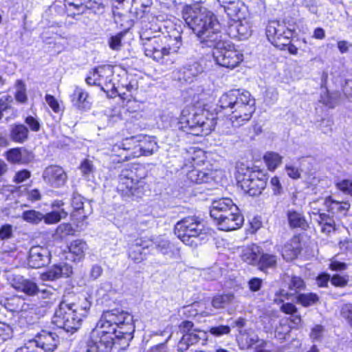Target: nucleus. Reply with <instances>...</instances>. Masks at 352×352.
Returning a JSON list of instances; mask_svg holds the SVG:
<instances>
[{
  "label": "nucleus",
  "mask_w": 352,
  "mask_h": 352,
  "mask_svg": "<svg viewBox=\"0 0 352 352\" xmlns=\"http://www.w3.org/2000/svg\"><path fill=\"white\" fill-rule=\"evenodd\" d=\"M222 109H230L231 116L219 128L221 135H231L236 129L248 122L255 111V100L250 93L239 89L223 94L219 100Z\"/></svg>",
  "instance_id": "1"
},
{
  "label": "nucleus",
  "mask_w": 352,
  "mask_h": 352,
  "mask_svg": "<svg viewBox=\"0 0 352 352\" xmlns=\"http://www.w3.org/2000/svg\"><path fill=\"white\" fill-rule=\"evenodd\" d=\"M182 17L201 43L212 45L214 41L221 37V24L206 8L198 3L186 6L182 12Z\"/></svg>",
  "instance_id": "2"
},
{
  "label": "nucleus",
  "mask_w": 352,
  "mask_h": 352,
  "mask_svg": "<svg viewBox=\"0 0 352 352\" xmlns=\"http://www.w3.org/2000/svg\"><path fill=\"white\" fill-rule=\"evenodd\" d=\"M175 233L184 244L195 248L201 245L203 236L206 234V228L203 219L189 216L176 223Z\"/></svg>",
  "instance_id": "3"
},
{
  "label": "nucleus",
  "mask_w": 352,
  "mask_h": 352,
  "mask_svg": "<svg viewBox=\"0 0 352 352\" xmlns=\"http://www.w3.org/2000/svg\"><path fill=\"white\" fill-rule=\"evenodd\" d=\"M146 173L143 166L122 169L119 175L118 190L124 197L140 196L146 184Z\"/></svg>",
  "instance_id": "4"
},
{
  "label": "nucleus",
  "mask_w": 352,
  "mask_h": 352,
  "mask_svg": "<svg viewBox=\"0 0 352 352\" xmlns=\"http://www.w3.org/2000/svg\"><path fill=\"white\" fill-rule=\"evenodd\" d=\"M213 57L217 63L222 67L233 69L237 67L243 60V54L230 42L224 41L221 37L217 41H214Z\"/></svg>",
  "instance_id": "5"
},
{
  "label": "nucleus",
  "mask_w": 352,
  "mask_h": 352,
  "mask_svg": "<svg viewBox=\"0 0 352 352\" xmlns=\"http://www.w3.org/2000/svg\"><path fill=\"white\" fill-rule=\"evenodd\" d=\"M179 123L182 129H189L197 135H206L212 130V121L206 117L202 110L199 112L194 109L191 112L186 109L183 110Z\"/></svg>",
  "instance_id": "6"
},
{
  "label": "nucleus",
  "mask_w": 352,
  "mask_h": 352,
  "mask_svg": "<svg viewBox=\"0 0 352 352\" xmlns=\"http://www.w3.org/2000/svg\"><path fill=\"white\" fill-rule=\"evenodd\" d=\"M148 33L147 31H142L140 33V38L143 41L146 56L164 63L166 61V57L170 55L166 45L167 36L160 34L148 36Z\"/></svg>",
  "instance_id": "7"
},
{
  "label": "nucleus",
  "mask_w": 352,
  "mask_h": 352,
  "mask_svg": "<svg viewBox=\"0 0 352 352\" xmlns=\"http://www.w3.org/2000/svg\"><path fill=\"white\" fill-rule=\"evenodd\" d=\"M101 316L104 323H109L124 338L131 336L134 331L133 318L125 311L120 309L107 310L103 311Z\"/></svg>",
  "instance_id": "8"
},
{
  "label": "nucleus",
  "mask_w": 352,
  "mask_h": 352,
  "mask_svg": "<svg viewBox=\"0 0 352 352\" xmlns=\"http://www.w3.org/2000/svg\"><path fill=\"white\" fill-rule=\"evenodd\" d=\"M91 302L89 298L85 296H81L75 299L74 301L71 302H67L66 301H62L59 304V321L62 322V320L65 316H69V313H74L78 316V319H74L72 321V324L78 325V321H82V319L85 318L90 309Z\"/></svg>",
  "instance_id": "9"
},
{
  "label": "nucleus",
  "mask_w": 352,
  "mask_h": 352,
  "mask_svg": "<svg viewBox=\"0 0 352 352\" xmlns=\"http://www.w3.org/2000/svg\"><path fill=\"white\" fill-rule=\"evenodd\" d=\"M243 176L238 177V183L241 188L250 196H257L261 194L267 184V177L261 171L250 170L247 168Z\"/></svg>",
  "instance_id": "10"
},
{
  "label": "nucleus",
  "mask_w": 352,
  "mask_h": 352,
  "mask_svg": "<svg viewBox=\"0 0 352 352\" xmlns=\"http://www.w3.org/2000/svg\"><path fill=\"white\" fill-rule=\"evenodd\" d=\"M112 71L109 66H101L96 68L91 74L86 78V82L88 85H98L102 87V90L105 89L109 90H116L114 85L111 83ZM118 95L123 100L129 99L131 95H127L125 92L121 93L118 91Z\"/></svg>",
  "instance_id": "11"
},
{
  "label": "nucleus",
  "mask_w": 352,
  "mask_h": 352,
  "mask_svg": "<svg viewBox=\"0 0 352 352\" xmlns=\"http://www.w3.org/2000/svg\"><path fill=\"white\" fill-rule=\"evenodd\" d=\"M266 35L272 44L280 47L289 43V38L292 35L285 25L277 21L269 22L266 28Z\"/></svg>",
  "instance_id": "12"
},
{
  "label": "nucleus",
  "mask_w": 352,
  "mask_h": 352,
  "mask_svg": "<svg viewBox=\"0 0 352 352\" xmlns=\"http://www.w3.org/2000/svg\"><path fill=\"white\" fill-rule=\"evenodd\" d=\"M116 336L103 334L100 331L92 330L87 342V352H109L113 344Z\"/></svg>",
  "instance_id": "13"
},
{
  "label": "nucleus",
  "mask_w": 352,
  "mask_h": 352,
  "mask_svg": "<svg viewBox=\"0 0 352 352\" xmlns=\"http://www.w3.org/2000/svg\"><path fill=\"white\" fill-rule=\"evenodd\" d=\"M42 177L47 185L59 188L63 186L67 181V175L62 167L57 165H51L45 168Z\"/></svg>",
  "instance_id": "14"
},
{
  "label": "nucleus",
  "mask_w": 352,
  "mask_h": 352,
  "mask_svg": "<svg viewBox=\"0 0 352 352\" xmlns=\"http://www.w3.org/2000/svg\"><path fill=\"white\" fill-rule=\"evenodd\" d=\"M228 34L230 37L243 40L252 34L251 24L246 17L232 21L229 25Z\"/></svg>",
  "instance_id": "15"
},
{
  "label": "nucleus",
  "mask_w": 352,
  "mask_h": 352,
  "mask_svg": "<svg viewBox=\"0 0 352 352\" xmlns=\"http://www.w3.org/2000/svg\"><path fill=\"white\" fill-rule=\"evenodd\" d=\"M219 228L223 231H230L239 228L243 223V217L239 213L238 207L236 206V211L231 213H226L221 218L215 219Z\"/></svg>",
  "instance_id": "16"
},
{
  "label": "nucleus",
  "mask_w": 352,
  "mask_h": 352,
  "mask_svg": "<svg viewBox=\"0 0 352 352\" xmlns=\"http://www.w3.org/2000/svg\"><path fill=\"white\" fill-rule=\"evenodd\" d=\"M50 254L48 249L43 246H33L30 248L28 257V265L32 268H40L48 264Z\"/></svg>",
  "instance_id": "17"
},
{
  "label": "nucleus",
  "mask_w": 352,
  "mask_h": 352,
  "mask_svg": "<svg viewBox=\"0 0 352 352\" xmlns=\"http://www.w3.org/2000/svg\"><path fill=\"white\" fill-rule=\"evenodd\" d=\"M236 211V205L233 203L232 200L230 198H222L212 201L210 214L212 218L214 220L217 218H221L224 214L232 213Z\"/></svg>",
  "instance_id": "18"
},
{
  "label": "nucleus",
  "mask_w": 352,
  "mask_h": 352,
  "mask_svg": "<svg viewBox=\"0 0 352 352\" xmlns=\"http://www.w3.org/2000/svg\"><path fill=\"white\" fill-rule=\"evenodd\" d=\"M309 215L310 218L316 221L320 226L322 233L329 235L336 230V225L332 216L326 213H321L319 210L316 212H310Z\"/></svg>",
  "instance_id": "19"
},
{
  "label": "nucleus",
  "mask_w": 352,
  "mask_h": 352,
  "mask_svg": "<svg viewBox=\"0 0 352 352\" xmlns=\"http://www.w3.org/2000/svg\"><path fill=\"white\" fill-rule=\"evenodd\" d=\"M73 273L72 267L67 263L55 265L46 272L41 274V279L45 280H54L61 277H68Z\"/></svg>",
  "instance_id": "20"
},
{
  "label": "nucleus",
  "mask_w": 352,
  "mask_h": 352,
  "mask_svg": "<svg viewBox=\"0 0 352 352\" xmlns=\"http://www.w3.org/2000/svg\"><path fill=\"white\" fill-rule=\"evenodd\" d=\"M207 339V332L197 329L183 335L179 342V348L182 351L186 350L190 346L194 345L200 341H201L202 344H206Z\"/></svg>",
  "instance_id": "21"
},
{
  "label": "nucleus",
  "mask_w": 352,
  "mask_h": 352,
  "mask_svg": "<svg viewBox=\"0 0 352 352\" xmlns=\"http://www.w3.org/2000/svg\"><path fill=\"white\" fill-rule=\"evenodd\" d=\"M7 160L12 164H25L30 162L34 155L25 148H10L6 153Z\"/></svg>",
  "instance_id": "22"
},
{
  "label": "nucleus",
  "mask_w": 352,
  "mask_h": 352,
  "mask_svg": "<svg viewBox=\"0 0 352 352\" xmlns=\"http://www.w3.org/2000/svg\"><path fill=\"white\" fill-rule=\"evenodd\" d=\"M34 342L45 351L52 352L57 346L58 336L54 333L42 331L36 336Z\"/></svg>",
  "instance_id": "23"
},
{
  "label": "nucleus",
  "mask_w": 352,
  "mask_h": 352,
  "mask_svg": "<svg viewBox=\"0 0 352 352\" xmlns=\"http://www.w3.org/2000/svg\"><path fill=\"white\" fill-rule=\"evenodd\" d=\"M58 312L59 307L56 309L55 313L52 318V322L57 327L63 329L66 332L70 333L71 334L75 333L80 327L82 321H78V325H74L72 324V321H73L74 319H78V316H76L75 314L69 313V316L64 317L61 322L58 320L60 318L58 316Z\"/></svg>",
  "instance_id": "24"
},
{
  "label": "nucleus",
  "mask_w": 352,
  "mask_h": 352,
  "mask_svg": "<svg viewBox=\"0 0 352 352\" xmlns=\"http://www.w3.org/2000/svg\"><path fill=\"white\" fill-rule=\"evenodd\" d=\"M138 150L133 152V157L151 155L157 148V142L151 137L139 135Z\"/></svg>",
  "instance_id": "25"
},
{
  "label": "nucleus",
  "mask_w": 352,
  "mask_h": 352,
  "mask_svg": "<svg viewBox=\"0 0 352 352\" xmlns=\"http://www.w3.org/2000/svg\"><path fill=\"white\" fill-rule=\"evenodd\" d=\"M73 105L80 110H87L91 107V102L89 101V94L82 88L76 87L70 96Z\"/></svg>",
  "instance_id": "26"
},
{
  "label": "nucleus",
  "mask_w": 352,
  "mask_h": 352,
  "mask_svg": "<svg viewBox=\"0 0 352 352\" xmlns=\"http://www.w3.org/2000/svg\"><path fill=\"white\" fill-rule=\"evenodd\" d=\"M12 285L18 292H23L28 296H34L38 291V287L34 282L23 276H16L13 280Z\"/></svg>",
  "instance_id": "27"
},
{
  "label": "nucleus",
  "mask_w": 352,
  "mask_h": 352,
  "mask_svg": "<svg viewBox=\"0 0 352 352\" xmlns=\"http://www.w3.org/2000/svg\"><path fill=\"white\" fill-rule=\"evenodd\" d=\"M236 340L239 348L245 350L258 342V336L252 329H241Z\"/></svg>",
  "instance_id": "28"
},
{
  "label": "nucleus",
  "mask_w": 352,
  "mask_h": 352,
  "mask_svg": "<svg viewBox=\"0 0 352 352\" xmlns=\"http://www.w3.org/2000/svg\"><path fill=\"white\" fill-rule=\"evenodd\" d=\"M151 245L148 241L142 239H137L129 248V256L135 262L140 263L145 257L142 250L148 248Z\"/></svg>",
  "instance_id": "29"
},
{
  "label": "nucleus",
  "mask_w": 352,
  "mask_h": 352,
  "mask_svg": "<svg viewBox=\"0 0 352 352\" xmlns=\"http://www.w3.org/2000/svg\"><path fill=\"white\" fill-rule=\"evenodd\" d=\"M261 254V248L252 244L243 248L241 257L244 262L250 265H258Z\"/></svg>",
  "instance_id": "30"
},
{
  "label": "nucleus",
  "mask_w": 352,
  "mask_h": 352,
  "mask_svg": "<svg viewBox=\"0 0 352 352\" xmlns=\"http://www.w3.org/2000/svg\"><path fill=\"white\" fill-rule=\"evenodd\" d=\"M10 139L19 144H22L29 138L28 129L22 124H13L10 126Z\"/></svg>",
  "instance_id": "31"
},
{
  "label": "nucleus",
  "mask_w": 352,
  "mask_h": 352,
  "mask_svg": "<svg viewBox=\"0 0 352 352\" xmlns=\"http://www.w3.org/2000/svg\"><path fill=\"white\" fill-rule=\"evenodd\" d=\"M300 251V239L294 236L289 241L287 242L282 249V256L286 261L294 259Z\"/></svg>",
  "instance_id": "32"
},
{
  "label": "nucleus",
  "mask_w": 352,
  "mask_h": 352,
  "mask_svg": "<svg viewBox=\"0 0 352 352\" xmlns=\"http://www.w3.org/2000/svg\"><path fill=\"white\" fill-rule=\"evenodd\" d=\"M232 21L241 19L247 14V8L243 2L236 0L224 10Z\"/></svg>",
  "instance_id": "33"
},
{
  "label": "nucleus",
  "mask_w": 352,
  "mask_h": 352,
  "mask_svg": "<svg viewBox=\"0 0 352 352\" xmlns=\"http://www.w3.org/2000/svg\"><path fill=\"white\" fill-rule=\"evenodd\" d=\"M287 216L291 228H300L303 230H306L309 228L308 222L302 213L294 210H289L287 211Z\"/></svg>",
  "instance_id": "34"
},
{
  "label": "nucleus",
  "mask_w": 352,
  "mask_h": 352,
  "mask_svg": "<svg viewBox=\"0 0 352 352\" xmlns=\"http://www.w3.org/2000/svg\"><path fill=\"white\" fill-rule=\"evenodd\" d=\"M189 156L187 157L186 160L188 163L186 162L184 166L188 168H197L204 164L206 160V155L204 151L201 149H196L195 148H192L188 152Z\"/></svg>",
  "instance_id": "35"
},
{
  "label": "nucleus",
  "mask_w": 352,
  "mask_h": 352,
  "mask_svg": "<svg viewBox=\"0 0 352 352\" xmlns=\"http://www.w3.org/2000/svg\"><path fill=\"white\" fill-rule=\"evenodd\" d=\"M68 248L69 252L76 256L74 260L80 261L84 258L85 252L88 250V245L85 241L76 239L71 242Z\"/></svg>",
  "instance_id": "36"
},
{
  "label": "nucleus",
  "mask_w": 352,
  "mask_h": 352,
  "mask_svg": "<svg viewBox=\"0 0 352 352\" xmlns=\"http://www.w3.org/2000/svg\"><path fill=\"white\" fill-rule=\"evenodd\" d=\"M324 204L329 211L333 213L338 212L342 215H345L350 208V204L348 202H339L332 199L330 197L325 199Z\"/></svg>",
  "instance_id": "37"
},
{
  "label": "nucleus",
  "mask_w": 352,
  "mask_h": 352,
  "mask_svg": "<svg viewBox=\"0 0 352 352\" xmlns=\"http://www.w3.org/2000/svg\"><path fill=\"white\" fill-rule=\"evenodd\" d=\"M187 177L195 184L208 183L212 179V177L209 173L202 171L197 168L188 170Z\"/></svg>",
  "instance_id": "38"
},
{
  "label": "nucleus",
  "mask_w": 352,
  "mask_h": 352,
  "mask_svg": "<svg viewBox=\"0 0 352 352\" xmlns=\"http://www.w3.org/2000/svg\"><path fill=\"white\" fill-rule=\"evenodd\" d=\"M306 285L302 278L300 276H292L289 279L287 283L288 294H291V296L298 295L302 290L305 289Z\"/></svg>",
  "instance_id": "39"
},
{
  "label": "nucleus",
  "mask_w": 352,
  "mask_h": 352,
  "mask_svg": "<svg viewBox=\"0 0 352 352\" xmlns=\"http://www.w3.org/2000/svg\"><path fill=\"white\" fill-rule=\"evenodd\" d=\"M234 296L232 293L215 296L212 300V305L215 309L223 308L230 305L234 300Z\"/></svg>",
  "instance_id": "40"
},
{
  "label": "nucleus",
  "mask_w": 352,
  "mask_h": 352,
  "mask_svg": "<svg viewBox=\"0 0 352 352\" xmlns=\"http://www.w3.org/2000/svg\"><path fill=\"white\" fill-rule=\"evenodd\" d=\"M74 229L70 223H61L56 229L53 237L56 240H62L74 234Z\"/></svg>",
  "instance_id": "41"
},
{
  "label": "nucleus",
  "mask_w": 352,
  "mask_h": 352,
  "mask_svg": "<svg viewBox=\"0 0 352 352\" xmlns=\"http://www.w3.org/2000/svg\"><path fill=\"white\" fill-rule=\"evenodd\" d=\"M156 249L162 254L168 255L171 253V245L168 240L164 236H157L151 241Z\"/></svg>",
  "instance_id": "42"
},
{
  "label": "nucleus",
  "mask_w": 352,
  "mask_h": 352,
  "mask_svg": "<svg viewBox=\"0 0 352 352\" xmlns=\"http://www.w3.org/2000/svg\"><path fill=\"white\" fill-rule=\"evenodd\" d=\"M67 216V212L64 209L59 211H52L50 212L43 214V220L45 223L50 225L59 222L62 219H65Z\"/></svg>",
  "instance_id": "43"
},
{
  "label": "nucleus",
  "mask_w": 352,
  "mask_h": 352,
  "mask_svg": "<svg viewBox=\"0 0 352 352\" xmlns=\"http://www.w3.org/2000/svg\"><path fill=\"white\" fill-rule=\"evenodd\" d=\"M296 302L298 304L302 305L303 307H309L316 303L319 298L316 294L314 293H307V294H298L296 296Z\"/></svg>",
  "instance_id": "44"
},
{
  "label": "nucleus",
  "mask_w": 352,
  "mask_h": 352,
  "mask_svg": "<svg viewBox=\"0 0 352 352\" xmlns=\"http://www.w3.org/2000/svg\"><path fill=\"white\" fill-rule=\"evenodd\" d=\"M93 330H97L100 331L103 333V334H109V336H116L118 338H122L124 336H122L121 334L118 333L116 329H114L109 323H104L103 321H102V316L100 317V320L96 324V326Z\"/></svg>",
  "instance_id": "45"
},
{
  "label": "nucleus",
  "mask_w": 352,
  "mask_h": 352,
  "mask_svg": "<svg viewBox=\"0 0 352 352\" xmlns=\"http://www.w3.org/2000/svg\"><path fill=\"white\" fill-rule=\"evenodd\" d=\"M264 160L271 170H275L281 163L282 157L276 153L267 152L264 155Z\"/></svg>",
  "instance_id": "46"
},
{
  "label": "nucleus",
  "mask_w": 352,
  "mask_h": 352,
  "mask_svg": "<svg viewBox=\"0 0 352 352\" xmlns=\"http://www.w3.org/2000/svg\"><path fill=\"white\" fill-rule=\"evenodd\" d=\"M21 217L25 221L32 224H38L43 218V213L35 210H25Z\"/></svg>",
  "instance_id": "47"
},
{
  "label": "nucleus",
  "mask_w": 352,
  "mask_h": 352,
  "mask_svg": "<svg viewBox=\"0 0 352 352\" xmlns=\"http://www.w3.org/2000/svg\"><path fill=\"white\" fill-rule=\"evenodd\" d=\"M277 257L274 254H261L258 265L263 270V268L274 267L276 265Z\"/></svg>",
  "instance_id": "48"
},
{
  "label": "nucleus",
  "mask_w": 352,
  "mask_h": 352,
  "mask_svg": "<svg viewBox=\"0 0 352 352\" xmlns=\"http://www.w3.org/2000/svg\"><path fill=\"white\" fill-rule=\"evenodd\" d=\"M138 140L139 135H137L131 137L129 138H126L124 140L121 142L122 145V152L126 153V151H131V154L128 155V156H130V158L131 157H134L133 152L138 150L137 144H138Z\"/></svg>",
  "instance_id": "49"
},
{
  "label": "nucleus",
  "mask_w": 352,
  "mask_h": 352,
  "mask_svg": "<svg viewBox=\"0 0 352 352\" xmlns=\"http://www.w3.org/2000/svg\"><path fill=\"white\" fill-rule=\"evenodd\" d=\"M80 170L82 176L89 180L95 170L93 162L88 159L84 160L80 164Z\"/></svg>",
  "instance_id": "50"
},
{
  "label": "nucleus",
  "mask_w": 352,
  "mask_h": 352,
  "mask_svg": "<svg viewBox=\"0 0 352 352\" xmlns=\"http://www.w3.org/2000/svg\"><path fill=\"white\" fill-rule=\"evenodd\" d=\"M166 45L170 54L172 53H177L182 45V37L180 36L172 38L167 37Z\"/></svg>",
  "instance_id": "51"
},
{
  "label": "nucleus",
  "mask_w": 352,
  "mask_h": 352,
  "mask_svg": "<svg viewBox=\"0 0 352 352\" xmlns=\"http://www.w3.org/2000/svg\"><path fill=\"white\" fill-rule=\"evenodd\" d=\"M337 94H330L328 91L321 94L320 102L326 106L333 108L337 103Z\"/></svg>",
  "instance_id": "52"
},
{
  "label": "nucleus",
  "mask_w": 352,
  "mask_h": 352,
  "mask_svg": "<svg viewBox=\"0 0 352 352\" xmlns=\"http://www.w3.org/2000/svg\"><path fill=\"white\" fill-rule=\"evenodd\" d=\"M338 190L343 193L352 196V181L349 179H343L336 184Z\"/></svg>",
  "instance_id": "53"
},
{
  "label": "nucleus",
  "mask_w": 352,
  "mask_h": 352,
  "mask_svg": "<svg viewBox=\"0 0 352 352\" xmlns=\"http://www.w3.org/2000/svg\"><path fill=\"white\" fill-rule=\"evenodd\" d=\"M209 332L217 337H220L223 335H228L230 332V327L227 325H219L212 327L210 329Z\"/></svg>",
  "instance_id": "54"
},
{
  "label": "nucleus",
  "mask_w": 352,
  "mask_h": 352,
  "mask_svg": "<svg viewBox=\"0 0 352 352\" xmlns=\"http://www.w3.org/2000/svg\"><path fill=\"white\" fill-rule=\"evenodd\" d=\"M203 71L201 66L197 62L184 67V74L187 76H196Z\"/></svg>",
  "instance_id": "55"
},
{
  "label": "nucleus",
  "mask_w": 352,
  "mask_h": 352,
  "mask_svg": "<svg viewBox=\"0 0 352 352\" xmlns=\"http://www.w3.org/2000/svg\"><path fill=\"white\" fill-rule=\"evenodd\" d=\"M123 37L122 33H119L110 38L109 45L111 49L113 50H119L122 47V39Z\"/></svg>",
  "instance_id": "56"
},
{
  "label": "nucleus",
  "mask_w": 352,
  "mask_h": 352,
  "mask_svg": "<svg viewBox=\"0 0 352 352\" xmlns=\"http://www.w3.org/2000/svg\"><path fill=\"white\" fill-rule=\"evenodd\" d=\"M340 314L352 327V304L344 305L341 308Z\"/></svg>",
  "instance_id": "57"
},
{
  "label": "nucleus",
  "mask_w": 352,
  "mask_h": 352,
  "mask_svg": "<svg viewBox=\"0 0 352 352\" xmlns=\"http://www.w3.org/2000/svg\"><path fill=\"white\" fill-rule=\"evenodd\" d=\"M12 333V329L8 324L0 322V342L10 338Z\"/></svg>",
  "instance_id": "58"
},
{
  "label": "nucleus",
  "mask_w": 352,
  "mask_h": 352,
  "mask_svg": "<svg viewBox=\"0 0 352 352\" xmlns=\"http://www.w3.org/2000/svg\"><path fill=\"white\" fill-rule=\"evenodd\" d=\"M291 294H288L285 289H280L275 293L273 301L277 305H282L285 299L289 300Z\"/></svg>",
  "instance_id": "59"
},
{
  "label": "nucleus",
  "mask_w": 352,
  "mask_h": 352,
  "mask_svg": "<svg viewBox=\"0 0 352 352\" xmlns=\"http://www.w3.org/2000/svg\"><path fill=\"white\" fill-rule=\"evenodd\" d=\"M13 228L10 224L3 225L0 228V239L8 240L12 236Z\"/></svg>",
  "instance_id": "60"
},
{
  "label": "nucleus",
  "mask_w": 352,
  "mask_h": 352,
  "mask_svg": "<svg viewBox=\"0 0 352 352\" xmlns=\"http://www.w3.org/2000/svg\"><path fill=\"white\" fill-rule=\"evenodd\" d=\"M37 294L42 298H49L51 300V302H53L56 300L57 294L54 289H39L37 292Z\"/></svg>",
  "instance_id": "61"
},
{
  "label": "nucleus",
  "mask_w": 352,
  "mask_h": 352,
  "mask_svg": "<svg viewBox=\"0 0 352 352\" xmlns=\"http://www.w3.org/2000/svg\"><path fill=\"white\" fill-rule=\"evenodd\" d=\"M112 153L113 155H117L120 158V160L124 161L127 160L130 158V156H128L126 153H124V152H122V142H119L112 147Z\"/></svg>",
  "instance_id": "62"
},
{
  "label": "nucleus",
  "mask_w": 352,
  "mask_h": 352,
  "mask_svg": "<svg viewBox=\"0 0 352 352\" xmlns=\"http://www.w3.org/2000/svg\"><path fill=\"white\" fill-rule=\"evenodd\" d=\"M30 176H31V173L29 170L24 169L22 170L18 171L15 174V175L13 178V182L16 184H20V183L23 182L26 179H29L30 177Z\"/></svg>",
  "instance_id": "63"
},
{
  "label": "nucleus",
  "mask_w": 352,
  "mask_h": 352,
  "mask_svg": "<svg viewBox=\"0 0 352 352\" xmlns=\"http://www.w3.org/2000/svg\"><path fill=\"white\" fill-rule=\"evenodd\" d=\"M349 281L347 276H342L339 274H335L331 278V283L336 287H344Z\"/></svg>",
  "instance_id": "64"
}]
</instances>
